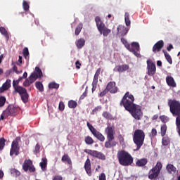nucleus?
Here are the masks:
<instances>
[{
    "mask_svg": "<svg viewBox=\"0 0 180 180\" xmlns=\"http://www.w3.org/2000/svg\"><path fill=\"white\" fill-rule=\"evenodd\" d=\"M105 89H107V90H108V92H110V94H117L118 91L117 86H116L115 82H108Z\"/></svg>",
    "mask_w": 180,
    "mask_h": 180,
    "instance_id": "nucleus-14",
    "label": "nucleus"
},
{
    "mask_svg": "<svg viewBox=\"0 0 180 180\" xmlns=\"http://www.w3.org/2000/svg\"><path fill=\"white\" fill-rule=\"evenodd\" d=\"M19 143H20V136H17L11 143V148L10 150V155H19V150L20 147L19 146Z\"/></svg>",
    "mask_w": 180,
    "mask_h": 180,
    "instance_id": "nucleus-7",
    "label": "nucleus"
},
{
    "mask_svg": "<svg viewBox=\"0 0 180 180\" xmlns=\"http://www.w3.org/2000/svg\"><path fill=\"white\" fill-rule=\"evenodd\" d=\"M16 94H19L23 103H27L29 102V94L25 88L22 87V89L16 91Z\"/></svg>",
    "mask_w": 180,
    "mask_h": 180,
    "instance_id": "nucleus-12",
    "label": "nucleus"
},
{
    "mask_svg": "<svg viewBox=\"0 0 180 180\" xmlns=\"http://www.w3.org/2000/svg\"><path fill=\"white\" fill-rule=\"evenodd\" d=\"M84 169H85L87 175H89V176H91L92 170L91 169V160L89 158H87V160H86V162L84 163Z\"/></svg>",
    "mask_w": 180,
    "mask_h": 180,
    "instance_id": "nucleus-17",
    "label": "nucleus"
},
{
    "mask_svg": "<svg viewBox=\"0 0 180 180\" xmlns=\"http://www.w3.org/2000/svg\"><path fill=\"white\" fill-rule=\"evenodd\" d=\"M63 162H68V155L65 154L62 157Z\"/></svg>",
    "mask_w": 180,
    "mask_h": 180,
    "instance_id": "nucleus-57",
    "label": "nucleus"
},
{
    "mask_svg": "<svg viewBox=\"0 0 180 180\" xmlns=\"http://www.w3.org/2000/svg\"><path fill=\"white\" fill-rule=\"evenodd\" d=\"M102 116L103 117L107 119L108 120H112V119H113V116L112 115V114H110L108 111L103 112Z\"/></svg>",
    "mask_w": 180,
    "mask_h": 180,
    "instance_id": "nucleus-28",
    "label": "nucleus"
},
{
    "mask_svg": "<svg viewBox=\"0 0 180 180\" xmlns=\"http://www.w3.org/2000/svg\"><path fill=\"white\" fill-rule=\"evenodd\" d=\"M22 54L25 58H27L29 56V49L27 47H25L22 50Z\"/></svg>",
    "mask_w": 180,
    "mask_h": 180,
    "instance_id": "nucleus-46",
    "label": "nucleus"
},
{
    "mask_svg": "<svg viewBox=\"0 0 180 180\" xmlns=\"http://www.w3.org/2000/svg\"><path fill=\"white\" fill-rule=\"evenodd\" d=\"M101 68L97 69V70L96 71V73L94 75V81H96L98 82V79L99 78V75H101Z\"/></svg>",
    "mask_w": 180,
    "mask_h": 180,
    "instance_id": "nucleus-42",
    "label": "nucleus"
},
{
    "mask_svg": "<svg viewBox=\"0 0 180 180\" xmlns=\"http://www.w3.org/2000/svg\"><path fill=\"white\" fill-rule=\"evenodd\" d=\"M166 82L168 86H171L172 88H176V82H175V79L172 76H167L166 77Z\"/></svg>",
    "mask_w": 180,
    "mask_h": 180,
    "instance_id": "nucleus-19",
    "label": "nucleus"
},
{
    "mask_svg": "<svg viewBox=\"0 0 180 180\" xmlns=\"http://www.w3.org/2000/svg\"><path fill=\"white\" fill-rule=\"evenodd\" d=\"M84 151L86 153V154H89V155H91V157H94V158H98L99 154L101 153L98 150H94L91 149H84Z\"/></svg>",
    "mask_w": 180,
    "mask_h": 180,
    "instance_id": "nucleus-20",
    "label": "nucleus"
},
{
    "mask_svg": "<svg viewBox=\"0 0 180 180\" xmlns=\"http://www.w3.org/2000/svg\"><path fill=\"white\" fill-rule=\"evenodd\" d=\"M12 70L14 71V72H16L17 74H20L22 72V71L19 72L18 70V67H16V65H14L13 68H12Z\"/></svg>",
    "mask_w": 180,
    "mask_h": 180,
    "instance_id": "nucleus-59",
    "label": "nucleus"
},
{
    "mask_svg": "<svg viewBox=\"0 0 180 180\" xmlns=\"http://www.w3.org/2000/svg\"><path fill=\"white\" fill-rule=\"evenodd\" d=\"M117 32L122 37L126 36L127 33H129V28L123 25H119L117 28Z\"/></svg>",
    "mask_w": 180,
    "mask_h": 180,
    "instance_id": "nucleus-18",
    "label": "nucleus"
},
{
    "mask_svg": "<svg viewBox=\"0 0 180 180\" xmlns=\"http://www.w3.org/2000/svg\"><path fill=\"white\" fill-rule=\"evenodd\" d=\"M8 116H9V115H8L6 111L4 110V111L2 112V114H1V117H0V120H4V119L8 117Z\"/></svg>",
    "mask_w": 180,
    "mask_h": 180,
    "instance_id": "nucleus-51",
    "label": "nucleus"
},
{
    "mask_svg": "<svg viewBox=\"0 0 180 180\" xmlns=\"http://www.w3.org/2000/svg\"><path fill=\"white\" fill-rule=\"evenodd\" d=\"M76 46L77 49H82L84 46H85V39L81 38L76 41Z\"/></svg>",
    "mask_w": 180,
    "mask_h": 180,
    "instance_id": "nucleus-26",
    "label": "nucleus"
},
{
    "mask_svg": "<svg viewBox=\"0 0 180 180\" xmlns=\"http://www.w3.org/2000/svg\"><path fill=\"white\" fill-rule=\"evenodd\" d=\"M147 70L148 75H149V77H153L155 74V71H157L155 63L150 59L147 60Z\"/></svg>",
    "mask_w": 180,
    "mask_h": 180,
    "instance_id": "nucleus-11",
    "label": "nucleus"
},
{
    "mask_svg": "<svg viewBox=\"0 0 180 180\" xmlns=\"http://www.w3.org/2000/svg\"><path fill=\"white\" fill-rule=\"evenodd\" d=\"M82 27H83L82 23H80L77 26L75 32V34L76 36H78L79 33H81V31L82 30Z\"/></svg>",
    "mask_w": 180,
    "mask_h": 180,
    "instance_id": "nucleus-37",
    "label": "nucleus"
},
{
    "mask_svg": "<svg viewBox=\"0 0 180 180\" xmlns=\"http://www.w3.org/2000/svg\"><path fill=\"white\" fill-rule=\"evenodd\" d=\"M108 90L107 88H105L103 91H101L99 94L98 96H100V98H103V96H105V95H106V94H108Z\"/></svg>",
    "mask_w": 180,
    "mask_h": 180,
    "instance_id": "nucleus-50",
    "label": "nucleus"
},
{
    "mask_svg": "<svg viewBox=\"0 0 180 180\" xmlns=\"http://www.w3.org/2000/svg\"><path fill=\"white\" fill-rule=\"evenodd\" d=\"M105 134H107V141L104 143L105 148H113L117 146V142L115 140V129L112 127L105 128Z\"/></svg>",
    "mask_w": 180,
    "mask_h": 180,
    "instance_id": "nucleus-3",
    "label": "nucleus"
},
{
    "mask_svg": "<svg viewBox=\"0 0 180 180\" xmlns=\"http://www.w3.org/2000/svg\"><path fill=\"white\" fill-rule=\"evenodd\" d=\"M170 141H169V138H167V137H163L162 139V146H168V144H169Z\"/></svg>",
    "mask_w": 180,
    "mask_h": 180,
    "instance_id": "nucleus-43",
    "label": "nucleus"
},
{
    "mask_svg": "<svg viewBox=\"0 0 180 180\" xmlns=\"http://www.w3.org/2000/svg\"><path fill=\"white\" fill-rule=\"evenodd\" d=\"M84 141L86 144H87L88 146H91L94 144V143H95V141H94V139H92V137H91L90 136H86Z\"/></svg>",
    "mask_w": 180,
    "mask_h": 180,
    "instance_id": "nucleus-27",
    "label": "nucleus"
},
{
    "mask_svg": "<svg viewBox=\"0 0 180 180\" xmlns=\"http://www.w3.org/2000/svg\"><path fill=\"white\" fill-rule=\"evenodd\" d=\"M53 180H63V177L61 176H56Z\"/></svg>",
    "mask_w": 180,
    "mask_h": 180,
    "instance_id": "nucleus-64",
    "label": "nucleus"
},
{
    "mask_svg": "<svg viewBox=\"0 0 180 180\" xmlns=\"http://www.w3.org/2000/svg\"><path fill=\"white\" fill-rule=\"evenodd\" d=\"M95 21L96 23L98 30V32H100L101 34H103V36H104L105 37H107V36H109L112 30L106 27V25H105V23H103V22H102V20H101V17L96 16L95 18Z\"/></svg>",
    "mask_w": 180,
    "mask_h": 180,
    "instance_id": "nucleus-5",
    "label": "nucleus"
},
{
    "mask_svg": "<svg viewBox=\"0 0 180 180\" xmlns=\"http://www.w3.org/2000/svg\"><path fill=\"white\" fill-rule=\"evenodd\" d=\"M168 129V127H167V124H164L160 127V131H161V136L162 137H164L165 134H167V130Z\"/></svg>",
    "mask_w": 180,
    "mask_h": 180,
    "instance_id": "nucleus-29",
    "label": "nucleus"
},
{
    "mask_svg": "<svg viewBox=\"0 0 180 180\" xmlns=\"http://www.w3.org/2000/svg\"><path fill=\"white\" fill-rule=\"evenodd\" d=\"M11 174L15 177L20 176V172L16 169H11Z\"/></svg>",
    "mask_w": 180,
    "mask_h": 180,
    "instance_id": "nucleus-38",
    "label": "nucleus"
},
{
    "mask_svg": "<svg viewBox=\"0 0 180 180\" xmlns=\"http://www.w3.org/2000/svg\"><path fill=\"white\" fill-rule=\"evenodd\" d=\"M99 180H106V175L105 173H101L99 176Z\"/></svg>",
    "mask_w": 180,
    "mask_h": 180,
    "instance_id": "nucleus-58",
    "label": "nucleus"
},
{
    "mask_svg": "<svg viewBox=\"0 0 180 180\" xmlns=\"http://www.w3.org/2000/svg\"><path fill=\"white\" fill-rule=\"evenodd\" d=\"M102 109L101 106H97L93 110H92V114L95 115V113H96V112L101 110Z\"/></svg>",
    "mask_w": 180,
    "mask_h": 180,
    "instance_id": "nucleus-56",
    "label": "nucleus"
},
{
    "mask_svg": "<svg viewBox=\"0 0 180 180\" xmlns=\"http://www.w3.org/2000/svg\"><path fill=\"white\" fill-rule=\"evenodd\" d=\"M98 159L105 161V160H106V155H105L102 152H100Z\"/></svg>",
    "mask_w": 180,
    "mask_h": 180,
    "instance_id": "nucleus-49",
    "label": "nucleus"
},
{
    "mask_svg": "<svg viewBox=\"0 0 180 180\" xmlns=\"http://www.w3.org/2000/svg\"><path fill=\"white\" fill-rule=\"evenodd\" d=\"M121 41L124 44V47H126V49H128V47L130 46V44H129L127 40L124 38H121Z\"/></svg>",
    "mask_w": 180,
    "mask_h": 180,
    "instance_id": "nucleus-47",
    "label": "nucleus"
},
{
    "mask_svg": "<svg viewBox=\"0 0 180 180\" xmlns=\"http://www.w3.org/2000/svg\"><path fill=\"white\" fill-rule=\"evenodd\" d=\"M130 15L129 13H125L124 14V20H125V25L126 26H130L131 22L130 21L129 18Z\"/></svg>",
    "mask_w": 180,
    "mask_h": 180,
    "instance_id": "nucleus-33",
    "label": "nucleus"
},
{
    "mask_svg": "<svg viewBox=\"0 0 180 180\" xmlns=\"http://www.w3.org/2000/svg\"><path fill=\"white\" fill-rule=\"evenodd\" d=\"M40 167L42 171H44L47 168V159L42 158V162H40Z\"/></svg>",
    "mask_w": 180,
    "mask_h": 180,
    "instance_id": "nucleus-31",
    "label": "nucleus"
},
{
    "mask_svg": "<svg viewBox=\"0 0 180 180\" xmlns=\"http://www.w3.org/2000/svg\"><path fill=\"white\" fill-rule=\"evenodd\" d=\"M166 169L168 174H175L176 172V167L172 164H167L166 166Z\"/></svg>",
    "mask_w": 180,
    "mask_h": 180,
    "instance_id": "nucleus-24",
    "label": "nucleus"
},
{
    "mask_svg": "<svg viewBox=\"0 0 180 180\" xmlns=\"http://www.w3.org/2000/svg\"><path fill=\"white\" fill-rule=\"evenodd\" d=\"M49 89H58L60 88V84L56 82H51L49 84Z\"/></svg>",
    "mask_w": 180,
    "mask_h": 180,
    "instance_id": "nucleus-36",
    "label": "nucleus"
},
{
    "mask_svg": "<svg viewBox=\"0 0 180 180\" xmlns=\"http://www.w3.org/2000/svg\"><path fill=\"white\" fill-rule=\"evenodd\" d=\"M117 157L119 163L123 167H129V165H131L134 161L133 156H131L129 152L124 150L118 151Z\"/></svg>",
    "mask_w": 180,
    "mask_h": 180,
    "instance_id": "nucleus-2",
    "label": "nucleus"
},
{
    "mask_svg": "<svg viewBox=\"0 0 180 180\" xmlns=\"http://www.w3.org/2000/svg\"><path fill=\"white\" fill-rule=\"evenodd\" d=\"M35 86L37 89H39L40 92H43L44 91V87L43 86V84L40 82H35Z\"/></svg>",
    "mask_w": 180,
    "mask_h": 180,
    "instance_id": "nucleus-35",
    "label": "nucleus"
},
{
    "mask_svg": "<svg viewBox=\"0 0 180 180\" xmlns=\"http://www.w3.org/2000/svg\"><path fill=\"white\" fill-rule=\"evenodd\" d=\"M35 154H39L40 153V144L37 143L34 148Z\"/></svg>",
    "mask_w": 180,
    "mask_h": 180,
    "instance_id": "nucleus-52",
    "label": "nucleus"
},
{
    "mask_svg": "<svg viewBox=\"0 0 180 180\" xmlns=\"http://www.w3.org/2000/svg\"><path fill=\"white\" fill-rule=\"evenodd\" d=\"M164 47V41L160 40L158 41L153 47V51L155 53H158L161 51V49Z\"/></svg>",
    "mask_w": 180,
    "mask_h": 180,
    "instance_id": "nucleus-16",
    "label": "nucleus"
},
{
    "mask_svg": "<svg viewBox=\"0 0 180 180\" xmlns=\"http://www.w3.org/2000/svg\"><path fill=\"white\" fill-rule=\"evenodd\" d=\"M134 101H136L134 96L130 94V92L127 91L121 99L120 105L123 106L125 110L129 112L134 119L141 120V117H143L141 106L134 103Z\"/></svg>",
    "mask_w": 180,
    "mask_h": 180,
    "instance_id": "nucleus-1",
    "label": "nucleus"
},
{
    "mask_svg": "<svg viewBox=\"0 0 180 180\" xmlns=\"http://www.w3.org/2000/svg\"><path fill=\"white\" fill-rule=\"evenodd\" d=\"M160 119L162 123H167V122H169V117L165 115H161Z\"/></svg>",
    "mask_w": 180,
    "mask_h": 180,
    "instance_id": "nucleus-45",
    "label": "nucleus"
},
{
    "mask_svg": "<svg viewBox=\"0 0 180 180\" xmlns=\"http://www.w3.org/2000/svg\"><path fill=\"white\" fill-rule=\"evenodd\" d=\"M87 127L90 130L91 133L97 139V140H99V141H105V136L102 134V133L99 132L92 124H91L89 122L86 123Z\"/></svg>",
    "mask_w": 180,
    "mask_h": 180,
    "instance_id": "nucleus-8",
    "label": "nucleus"
},
{
    "mask_svg": "<svg viewBox=\"0 0 180 180\" xmlns=\"http://www.w3.org/2000/svg\"><path fill=\"white\" fill-rule=\"evenodd\" d=\"M17 65H20V64H22V56H18V60L16 63Z\"/></svg>",
    "mask_w": 180,
    "mask_h": 180,
    "instance_id": "nucleus-62",
    "label": "nucleus"
},
{
    "mask_svg": "<svg viewBox=\"0 0 180 180\" xmlns=\"http://www.w3.org/2000/svg\"><path fill=\"white\" fill-rule=\"evenodd\" d=\"M22 169L25 172H27L28 171H30V172H36V168H34V166L33 165V162L30 159L24 161Z\"/></svg>",
    "mask_w": 180,
    "mask_h": 180,
    "instance_id": "nucleus-10",
    "label": "nucleus"
},
{
    "mask_svg": "<svg viewBox=\"0 0 180 180\" xmlns=\"http://www.w3.org/2000/svg\"><path fill=\"white\" fill-rule=\"evenodd\" d=\"M161 169H162V163H161V162H158L155 166L149 171V179H157L161 172Z\"/></svg>",
    "mask_w": 180,
    "mask_h": 180,
    "instance_id": "nucleus-6",
    "label": "nucleus"
},
{
    "mask_svg": "<svg viewBox=\"0 0 180 180\" xmlns=\"http://www.w3.org/2000/svg\"><path fill=\"white\" fill-rule=\"evenodd\" d=\"M130 68V66L129 65L123 64V65H116L115 68H114L113 71L115 72H126L127 70Z\"/></svg>",
    "mask_w": 180,
    "mask_h": 180,
    "instance_id": "nucleus-15",
    "label": "nucleus"
},
{
    "mask_svg": "<svg viewBox=\"0 0 180 180\" xmlns=\"http://www.w3.org/2000/svg\"><path fill=\"white\" fill-rule=\"evenodd\" d=\"M164 54H165V57L167 60V61L169 63V64H172V58H171V56L169 55V53H168L167 51H162Z\"/></svg>",
    "mask_w": 180,
    "mask_h": 180,
    "instance_id": "nucleus-34",
    "label": "nucleus"
},
{
    "mask_svg": "<svg viewBox=\"0 0 180 180\" xmlns=\"http://www.w3.org/2000/svg\"><path fill=\"white\" fill-rule=\"evenodd\" d=\"M39 78V76H37V74L36 73H32L29 77L30 84H33Z\"/></svg>",
    "mask_w": 180,
    "mask_h": 180,
    "instance_id": "nucleus-32",
    "label": "nucleus"
},
{
    "mask_svg": "<svg viewBox=\"0 0 180 180\" xmlns=\"http://www.w3.org/2000/svg\"><path fill=\"white\" fill-rule=\"evenodd\" d=\"M11 88V79H8L5 83L3 84L2 86L0 87V94H3L5 91H8Z\"/></svg>",
    "mask_w": 180,
    "mask_h": 180,
    "instance_id": "nucleus-21",
    "label": "nucleus"
},
{
    "mask_svg": "<svg viewBox=\"0 0 180 180\" xmlns=\"http://www.w3.org/2000/svg\"><path fill=\"white\" fill-rule=\"evenodd\" d=\"M6 103V98L4 96H0V108L4 107Z\"/></svg>",
    "mask_w": 180,
    "mask_h": 180,
    "instance_id": "nucleus-40",
    "label": "nucleus"
},
{
    "mask_svg": "<svg viewBox=\"0 0 180 180\" xmlns=\"http://www.w3.org/2000/svg\"><path fill=\"white\" fill-rule=\"evenodd\" d=\"M146 139V133L144 131L141 129L135 130L133 135V141L134 144L136 146V151H139L141 147H143V144H144V140Z\"/></svg>",
    "mask_w": 180,
    "mask_h": 180,
    "instance_id": "nucleus-4",
    "label": "nucleus"
},
{
    "mask_svg": "<svg viewBox=\"0 0 180 180\" xmlns=\"http://www.w3.org/2000/svg\"><path fill=\"white\" fill-rule=\"evenodd\" d=\"M118 139H119L120 144H122V146H123V144H124V138L122 135H120L118 136Z\"/></svg>",
    "mask_w": 180,
    "mask_h": 180,
    "instance_id": "nucleus-54",
    "label": "nucleus"
},
{
    "mask_svg": "<svg viewBox=\"0 0 180 180\" xmlns=\"http://www.w3.org/2000/svg\"><path fill=\"white\" fill-rule=\"evenodd\" d=\"M77 106H78V103H77V101L73 100H70L68 101V107L71 109H75Z\"/></svg>",
    "mask_w": 180,
    "mask_h": 180,
    "instance_id": "nucleus-30",
    "label": "nucleus"
},
{
    "mask_svg": "<svg viewBox=\"0 0 180 180\" xmlns=\"http://www.w3.org/2000/svg\"><path fill=\"white\" fill-rule=\"evenodd\" d=\"M12 74V69H10L6 72V77H9Z\"/></svg>",
    "mask_w": 180,
    "mask_h": 180,
    "instance_id": "nucleus-63",
    "label": "nucleus"
},
{
    "mask_svg": "<svg viewBox=\"0 0 180 180\" xmlns=\"http://www.w3.org/2000/svg\"><path fill=\"white\" fill-rule=\"evenodd\" d=\"M22 8L25 12H27L29 11V8L30 6H29V4L26 1H23L22 2Z\"/></svg>",
    "mask_w": 180,
    "mask_h": 180,
    "instance_id": "nucleus-44",
    "label": "nucleus"
},
{
    "mask_svg": "<svg viewBox=\"0 0 180 180\" xmlns=\"http://www.w3.org/2000/svg\"><path fill=\"white\" fill-rule=\"evenodd\" d=\"M75 65L77 70H79V68H81V63H79V60H77L75 62Z\"/></svg>",
    "mask_w": 180,
    "mask_h": 180,
    "instance_id": "nucleus-61",
    "label": "nucleus"
},
{
    "mask_svg": "<svg viewBox=\"0 0 180 180\" xmlns=\"http://www.w3.org/2000/svg\"><path fill=\"white\" fill-rule=\"evenodd\" d=\"M13 88L14 89L13 91V95H16V92H18V91H20V89H22L23 88V86H19V82L18 80H13Z\"/></svg>",
    "mask_w": 180,
    "mask_h": 180,
    "instance_id": "nucleus-22",
    "label": "nucleus"
},
{
    "mask_svg": "<svg viewBox=\"0 0 180 180\" xmlns=\"http://www.w3.org/2000/svg\"><path fill=\"white\" fill-rule=\"evenodd\" d=\"M0 33L4 36V37L6 39V41L9 40V34L8 33V31L5 27H0Z\"/></svg>",
    "mask_w": 180,
    "mask_h": 180,
    "instance_id": "nucleus-25",
    "label": "nucleus"
},
{
    "mask_svg": "<svg viewBox=\"0 0 180 180\" xmlns=\"http://www.w3.org/2000/svg\"><path fill=\"white\" fill-rule=\"evenodd\" d=\"M88 96V89H86L85 91L82 94V95L79 97L80 101H82L83 99H85Z\"/></svg>",
    "mask_w": 180,
    "mask_h": 180,
    "instance_id": "nucleus-48",
    "label": "nucleus"
},
{
    "mask_svg": "<svg viewBox=\"0 0 180 180\" xmlns=\"http://www.w3.org/2000/svg\"><path fill=\"white\" fill-rule=\"evenodd\" d=\"M5 110L8 116H16V114L19 113V108L13 105H9Z\"/></svg>",
    "mask_w": 180,
    "mask_h": 180,
    "instance_id": "nucleus-13",
    "label": "nucleus"
},
{
    "mask_svg": "<svg viewBox=\"0 0 180 180\" xmlns=\"http://www.w3.org/2000/svg\"><path fill=\"white\" fill-rule=\"evenodd\" d=\"M35 74H37L38 78H41L43 77V72H41V69H40L39 67L35 68Z\"/></svg>",
    "mask_w": 180,
    "mask_h": 180,
    "instance_id": "nucleus-39",
    "label": "nucleus"
},
{
    "mask_svg": "<svg viewBox=\"0 0 180 180\" xmlns=\"http://www.w3.org/2000/svg\"><path fill=\"white\" fill-rule=\"evenodd\" d=\"M148 160L147 158L138 159L136 162V167H146Z\"/></svg>",
    "mask_w": 180,
    "mask_h": 180,
    "instance_id": "nucleus-23",
    "label": "nucleus"
},
{
    "mask_svg": "<svg viewBox=\"0 0 180 180\" xmlns=\"http://www.w3.org/2000/svg\"><path fill=\"white\" fill-rule=\"evenodd\" d=\"M64 109H65L64 103L60 102L59 103V110H64Z\"/></svg>",
    "mask_w": 180,
    "mask_h": 180,
    "instance_id": "nucleus-60",
    "label": "nucleus"
},
{
    "mask_svg": "<svg viewBox=\"0 0 180 180\" xmlns=\"http://www.w3.org/2000/svg\"><path fill=\"white\" fill-rule=\"evenodd\" d=\"M32 83H30V79H26L24 82H23V86H30V85H32Z\"/></svg>",
    "mask_w": 180,
    "mask_h": 180,
    "instance_id": "nucleus-55",
    "label": "nucleus"
},
{
    "mask_svg": "<svg viewBox=\"0 0 180 180\" xmlns=\"http://www.w3.org/2000/svg\"><path fill=\"white\" fill-rule=\"evenodd\" d=\"M151 137H155L157 136V129L155 128H153L150 132Z\"/></svg>",
    "mask_w": 180,
    "mask_h": 180,
    "instance_id": "nucleus-53",
    "label": "nucleus"
},
{
    "mask_svg": "<svg viewBox=\"0 0 180 180\" xmlns=\"http://www.w3.org/2000/svg\"><path fill=\"white\" fill-rule=\"evenodd\" d=\"M127 49L131 53H133L136 57L139 58H141V55L140 54V44L139 42H132Z\"/></svg>",
    "mask_w": 180,
    "mask_h": 180,
    "instance_id": "nucleus-9",
    "label": "nucleus"
},
{
    "mask_svg": "<svg viewBox=\"0 0 180 180\" xmlns=\"http://www.w3.org/2000/svg\"><path fill=\"white\" fill-rule=\"evenodd\" d=\"M5 143H6V140H5L4 138L0 139V151H2L4 150V148L5 147Z\"/></svg>",
    "mask_w": 180,
    "mask_h": 180,
    "instance_id": "nucleus-41",
    "label": "nucleus"
}]
</instances>
